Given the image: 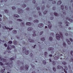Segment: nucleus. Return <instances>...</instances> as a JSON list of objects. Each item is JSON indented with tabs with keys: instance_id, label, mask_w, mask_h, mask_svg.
<instances>
[{
	"instance_id": "obj_1",
	"label": "nucleus",
	"mask_w": 73,
	"mask_h": 73,
	"mask_svg": "<svg viewBox=\"0 0 73 73\" xmlns=\"http://www.w3.org/2000/svg\"><path fill=\"white\" fill-rule=\"evenodd\" d=\"M32 33V34H28V33H26L24 32H23V34H24V35L27 37H29L30 38L28 39V40L30 42H34V40L31 39V38L33 36V37L35 36H36V34H37L38 32H37V31L34 30L33 31Z\"/></svg>"
},
{
	"instance_id": "obj_2",
	"label": "nucleus",
	"mask_w": 73,
	"mask_h": 73,
	"mask_svg": "<svg viewBox=\"0 0 73 73\" xmlns=\"http://www.w3.org/2000/svg\"><path fill=\"white\" fill-rule=\"evenodd\" d=\"M11 62H9L5 63V65L7 66H9L10 68H11L13 67L12 64L13 63V62L11 61Z\"/></svg>"
},
{
	"instance_id": "obj_3",
	"label": "nucleus",
	"mask_w": 73,
	"mask_h": 73,
	"mask_svg": "<svg viewBox=\"0 0 73 73\" xmlns=\"http://www.w3.org/2000/svg\"><path fill=\"white\" fill-rule=\"evenodd\" d=\"M23 52H25V54L26 55H27L29 52V50H26V48L25 47L23 48Z\"/></svg>"
},
{
	"instance_id": "obj_4",
	"label": "nucleus",
	"mask_w": 73,
	"mask_h": 73,
	"mask_svg": "<svg viewBox=\"0 0 73 73\" xmlns=\"http://www.w3.org/2000/svg\"><path fill=\"white\" fill-rule=\"evenodd\" d=\"M25 68V69L26 70H28L29 68V66L27 65H26L25 66V68L24 67V66H23L22 67H21V70H24Z\"/></svg>"
},
{
	"instance_id": "obj_5",
	"label": "nucleus",
	"mask_w": 73,
	"mask_h": 73,
	"mask_svg": "<svg viewBox=\"0 0 73 73\" xmlns=\"http://www.w3.org/2000/svg\"><path fill=\"white\" fill-rule=\"evenodd\" d=\"M2 28L4 30H5L7 29V30L8 29H9V31H11L13 29V28H10L8 27H7L6 26H2Z\"/></svg>"
},
{
	"instance_id": "obj_6",
	"label": "nucleus",
	"mask_w": 73,
	"mask_h": 73,
	"mask_svg": "<svg viewBox=\"0 0 73 73\" xmlns=\"http://www.w3.org/2000/svg\"><path fill=\"white\" fill-rule=\"evenodd\" d=\"M56 38L58 40H60L61 39V36L58 34H56Z\"/></svg>"
},
{
	"instance_id": "obj_7",
	"label": "nucleus",
	"mask_w": 73,
	"mask_h": 73,
	"mask_svg": "<svg viewBox=\"0 0 73 73\" xmlns=\"http://www.w3.org/2000/svg\"><path fill=\"white\" fill-rule=\"evenodd\" d=\"M46 25L48 26V28L49 29H51V28L52 27V25H51L50 22L49 21H48V23H47Z\"/></svg>"
},
{
	"instance_id": "obj_8",
	"label": "nucleus",
	"mask_w": 73,
	"mask_h": 73,
	"mask_svg": "<svg viewBox=\"0 0 73 73\" xmlns=\"http://www.w3.org/2000/svg\"><path fill=\"white\" fill-rule=\"evenodd\" d=\"M44 26V24L42 23H40L38 24V27L41 28L42 27Z\"/></svg>"
},
{
	"instance_id": "obj_9",
	"label": "nucleus",
	"mask_w": 73,
	"mask_h": 73,
	"mask_svg": "<svg viewBox=\"0 0 73 73\" xmlns=\"http://www.w3.org/2000/svg\"><path fill=\"white\" fill-rule=\"evenodd\" d=\"M27 30L28 31L31 32L33 30V29L32 27L28 28L27 29Z\"/></svg>"
},
{
	"instance_id": "obj_10",
	"label": "nucleus",
	"mask_w": 73,
	"mask_h": 73,
	"mask_svg": "<svg viewBox=\"0 0 73 73\" xmlns=\"http://www.w3.org/2000/svg\"><path fill=\"white\" fill-rule=\"evenodd\" d=\"M64 67H65V68L64 69V72L65 73H67V72L66 70H68V68L66 66H65Z\"/></svg>"
},
{
	"instance_id": "obj_11",
	"label": "nucleus",
	"mask_w": 73,
	"mask_h": 73,
	"mask_svg": "<svg viewBox=\"0 0 73 73\" xmlns=\"http://www.w3.org/2000/svg\"><path fill=\"white\" fill-rule=\"evenodd\" d=\"M14 17L15 18H19V15H18L15 14L13 15Z\"/></svg>"
},
{
	"instance_id": "obj_12",
	"label": "nucleus",
	"mask_w": 73,
	"mask_h": 73,
	"mask_svg": "<svg viewBox=\"0 0 73 73\" xmlns=\"http://www.w3.org/2000/svg\"><path fill=\"white\" fill-rule=\"evenodd\" d=\"M66 41H67V43H68V44L70 45L71 44L70 42V41L68 39H66Z\"/></svg>"
},
{
	"instance_id": "obj_13",
	"label": "nucleus",
	"mask_w": 73,
	"mask_h": 73,
	"mask_svg": "<svg viewBox=\"0 0 73 73\" xmlns=\"http://www.w3.org/2000/svg\"><path fill=\"white\" fill-rule=\"evenodd\" d=\"M7 18L5 16H3V21H7Z\"/></svg>"
},
{
	"instance_id": "obj_14",
	"label": "nucleus",
	"mask_w": 73,
	"mask_h": 73,
	"mask_svg": "<svg viewBox=\"0 0 73 73\" xmlns=\"http://www.w3.org/2000/svg\"><path fill=\"white\" fill-rule=\"evenodd\" d=\"M62 68V69H64L62 66H60V65H58L57 66V69H60Z\"/></svg>"
},
{
	"instance_id": "obj_15",
	"label": "nucleus",
	"mask_w": 73,
	"mask_h": 73,
	"mask_svg": "<svg viewBox=\"0 0 73 73\" xmlns=\"http://www.w3.org/2000/svg\"><path fill=\"white\" fill-rule=\"evenodd\" d=\"M27 25L31 26V22H28L26 24Z\"/></svg>"
},
{
	"instance_id": "obj_16",
	"label": "nucleus",
	"mask_w": 73,
	"mask_h": 73,
	"mask_svg": "<svg viewBox=\"0 0 73 73\" xmlns=\"http://www.w3.org/2000/svg\"><path fill=\"white\" fill-rule=\"evenodd\" d=\"M60 56H55L54 58L55 60H57L59 58Z\"/></svg>"
},
{
	"instance_id": "obj_17",
	"label": "nucleus",
	"mask_w": 73,
	"mask_h": 73,
	"mask_svg": "<svg viewBox=\"0 0 73 73\" xmlns=\"http://www.w3.org/2000/svg\"><path fill=\"white\" fill-rule=\"evenodd\" d=\"M12 33L14 34H17V31L16 30H14L12 31Z\"/></svg>"
},
{
	"instance_id": "obj_18",
	"label": "nucleus",
	"mask_w": 73,
	"mask_h": 73,
	"mask_svg": "<svg viewBox=\"0 0 73 73\" xmlns=\"http://www.w3.org/2000/svg\"><path fill=\"white\" fill-rule=\"evenodd\" d=\"M23 12V10H21V9H19V13H21Z\"/></svg>"
},
{
	"instance_id": "obj_19",
	"label": "nucleus",
	"mask_w": 73,
	"mask_h": 73,
	"mask_svg": "<svg viewBox=\"0 0 73 73\" xmlns=\"http://www.w3.org/2000/svg\"><path fill=\"white\" fill-rule=\"evenodd\" d=\"M54 50V48L52 47H50L48 48V50L49 51H52Z\"/></svg>"
},
{
	"instance_id": "obj_20",
	"label": "nucleus",
	"mask_w": 73,
	"mask_h": 73,
	"mask_svg": "<svg viewBox=\"0 0 73 73\" xmlns=\"http://www.w3.org/2000/svg\"><path fill=\"white\" fill-rule=\"evenodd\" d=\"M62 3V1H58L57 2L58 5H60Z\"/></svg>"
},
{
	"instance_id": "obj_21",
	"label": "nucleus",
	"mask_w": 73,
	"mask_h": 73,
	"mask_svg": "<svg viewBox=\"0 0 73 73\" xmlns=\"http://www.w3.org/2000/svg\"><path fill=\"white\" fill-rule=\"evenodd\" d=\"M39 22L38 20H35V21H33V22L35 23H37Z\"/></svg>"
},
{
	"instance_id": "obj_22",
	"label": "nucleus",
	"mask_w": 73,
	"mask_h": 73,
	"mask_svg": "<svg viewBox=\"0 0 73 73\" xmlns=\"http://www.w3.org/2000/svg\"><path fill=\"white\" fill-rule=\"evenodd\" d=\"M54 15L55 16H57V17H59V15H58V14L57 13L55 12L54 13Z\"/></svg>"
},
{
	"instance_id": "obj_23",
	"label": "nucleus",
	"mask_w": 73,
	"mask_h": 73,
	"mask_svg": "<svg viewBox=\"0 0 73 73\" xmlns=\"http://www.w3.org/2000/svg\"><path fill=\"white\" fill-rule=\"evenodd\" d=\"M43 64L46 65V60H43Z\"/></svg>"
},
{
	"instance_id": "obj_24",
	"label": "nucleus",
	"mask_w": 73,
	"mask_h": 73,
	"mask_svg": "<svg viewBox=\"0 0 73 73\" xmlns=\"http://www.w3.org/2000/svg\"><path fill=\"white\" fill-rule=\"evenodd\" d=\"M52 65H53L54 66L56 64V62H55L54 61H52Z\"/></svg>"
},
{
	"instance_id": "obj_25",
	"label": "nucleus",
	"mask_w": 73,
	"mask_h": 73,
	"mask_svg": "<svg viewBox=\"0 0 73 73\" xmlns=\"http://www.w3.org/2000/svg\"><path fill=\"white\" fill-rule=\"evenodd\" d=\"M44 56L45 57H46L48 55V54L46 52H44Z\"/></svg>"
},
{
	"instance_id": "obj_26",
	"label": "nucleus",
	"mask_w": 73,
	"mask_h": 73,
	"mask_svg": "<svg viewBox=\"0 0 73 73\" xmlns=\"http://www.w3.org/2000/svg\"><path fill=\"white\" fill-rule=\"evenodd\" d=\"M25 23H24V22H21V26L23 27V26H25Z\"/></svg>"
},
{
	"instance_id": "obj_27",
	"label": "nucleus",
	"mask_w": 73,
	"mask_h": 73,
	"mask_svg": "<svg viewBox=\"0 0 73 73\" xmlns=\"http://www.w3.org/2000/svg\"><path fill=\"white\" fill-rule=\"evenodd\" d=\"M5 11L6 13H9V11L8 10H5Z\"/></svg>"
},
{
	"instance_id": "obj_28",
	"label": "nucleus",
	"mask_w": 73,
	"mask_h": 73,
	"mask_svg": "<svg viewBox=\"0 0 73 73\" xmlns=\"http://www.w3.org/2000/svg\"><path fill=\"white\" fill-rule=\"evenodd\" d=\"M62 64L63 65H66L67 63L66 62L64 61V62H62Z\"/></svg>"
},
{
	"instance_id": "obj_29",
	"label": "nucleus",
	"mask_w": 73,
	"mask_h": 73,
	"mask_svg": "<svg viewBox=\"0 0 73 73\" xmlns=\"http://www.w3.org/2000/svg\"><path fill=\"white\" fill-rule=\"evenodd\" d=\"M53 40V38L52 37H50L49 38V40L50 41H52V40Z\"/></svg>"
},
{
	"instance_id": "obj_30",
	"label": "nucleus",
	"mask_w": 73,
	"mask_h": 73,
	"mask_svg": "<svg viewBox=\"0 0 73 73\" xmlns=\"http://www.w3.org/2000/svg\"><path fill=\"white\" fill-rule=\"evenodd\" d=\"M60 36H61V38L62 39L64 38V36H63V35L61 33H60Z\"/></svg>"
},
{
	"instance_id": "obj_31",
	"label": "nucleus",
	"mask_w": 73,
	"mask_h": 73,
	"mask_svg": "<svg viewBox=\"0 0 73 73\" xmlns=\"http://www.w3.org/2000/svg\"><path fill=\"white\" fill-rule=\"evenodd\" d=\"M50 35L51 36L54 37V34L53 33H50Z\"/></svg>"
},
{
	"instance_id": "obj_32",
	"label": "nucleus",
	"mask_w": 73,
	"mask_h": 73,
	"mask_svg": "<svg viewBox=\"0 0 73 73\" xmlns=\"http://www.w3.org/2000/svg\"><path fill=\"white\" fill-rule=\"evenodd\" d=\"M3 61L4 62H7V60L6 59L3 58Z\"/></svg>"
},
{
	"instance_id": "obj_33",
	"label": "nucleus",
	"mask_w": 73,
	"mask_h": 73,
	"mask_svg": "<svg viewBox=\"0 0 73 73\" xmlns=\"http://www.w3.org/2000/svg\"><path fill=\"white\" fill-rule=\"evenodd\" d=\"M47 13V11L46 10V11H44V12H43V14L44 15H46Z\"/></svg>"
},
{
	"instance_id": "obj_34",
	"label": "nucleus",
	"mask_w": 73,
	"mask_h": 73,
	"mask_svg": "<svg viewBox=\"0 0 73 73\" xmlns=\"http://www.w3.org/2000/svg\"><path fill=\"white\" fill-rule=\"evenodd\" d=\"M56 3V1H55L54 0H53V1L52 2V4H55Z\"/></svg>"
},
{
	"instance_id": "obj_35",
	"label": "nucleus",
	"mask_w": 73,
	"mask_h": 73,
	"mask_svg": "<svg viewBox=\"0 0 73 73\" xmlns=\"http://www.w3.org/2000/svg\"><path fill=\"white\" fill-rule=\"evenodd\" d=\"M69 21H70V22H73V20L72 19H68Z\"/></svg>"
},
{
	"instance_id": "obj_36",
	"label": "nucleus",
	"mask_w": 73,
	"mask_h": 73,
	"mask_svg": "<svg viewBox=\"0 0 73 73\" xmlns=\"http://www.w3.org/2000/svg\"><path fill=\"white\" fill-rule=\"evenodd\" d=\"M30 56H31V57H33V54H32V53H30Z\"/></svg>"
},
{
	"instance_id": "obj_37",
	"label": "nucleus",
	"mask_w": 73,
	"mask_h": 73,
	"mask_svg": "<svg viewBox=\"0 0 73 73\" xmlns=\"http://www.w3.org/2000/svg\"><path fill=\"white\" fill-rule=\"evenodd\" d=\"M22 6L23 7L25 8L26 7L27 5L25 4H24Z\"/></svg>"
},
{
	"instance_id": "obj_38",
	"label": "nucleus",
	"mask_w": 73,
	"mask_h": 73,
	"mask_svg": "<svg viewBox=\"0 0 73 73\" xmlns=\"http://www.w3.org/2000/svg\"><path fill=\"white\" fill-rule=\"evenodd\" d=\"M41 40L42 41L45 40V38L44 37L42 38L41 39Z\"/></svg>"
},
{
	"instance_id": "obj_39",
	"label": "nucleus",
	"mask_w": 73,
	"mask_h": 73,
	"mask_svg": "<svg viewBox=\"0 0 73 73\" xmlns=\"http://www.w3.org/2000/svg\"><path fill=\"white\" fill-rule=\"evenodd\" d=\"M13 43L14 44H17V42L16 41H13Z\"/></svg>"
},
{
	"instance_id": "obj_40",
	"label": "nucleus",
	"mask_w": 73,
	"mask_h": 73,
	"mask_svg": "<svg viewBox=\"0 0 73 73\" xmlns=\"http://www.w3.org/2000/svg\"><path fill=\"white\" fill-rule=\"evenodd\" d=\"M9 44H11L12 43V42L11 40H10L9 42Z\"/></svg>"
},
{
	"instance_id": "obj_41",
	"label": "nucleus",
	"mask_w": 73,
	"mask_h": 73,
	"mask_svg": "<svg viewBox=\"0 0 73 73\" xmlns=\"http://www.w3.org/2000/svg\"><path fill=\"white\" fill-rule=\"evenodd\" d=\"M61 7L62 9L63 10L64 9V6L63 5H62L61 6Z\"/></svg>"
},
{
	"instance_id": "obj_42",
	"label": "nucleus",
	"mask_w": 73,
	"mask_h": 73,
	"mask_svg": "<svg viewBox=\"0 0 73 73\" xmlns=\"http://www.w3.org/2000/svg\"><path fill=\"white\" fill-rule=\"evenodd\" d=\"M65 50H61V52L63 54H64V53H65Z\"/></svg>"
},
{
	"instance_id": "obj_43",
	"label": "nucleus",
	"mask_w": 73,
	"mask_h": 73,
	"mask_svg": "<svg viewBox=\"0 0 73 73\" xmlns=\"http://www.w3.org/2000/svg\"><path fill=\"white\" fill-rule=\"evenodd\" d=\"M9 24H12V23H13V21H11L10 20L9 21Z\"/></svg>"
},
{
	"instance_id": "obj_44",
	"label": "nucleus",
	"mask_w": 73,
	"mask_h": 73,
	"mask_svg": "<svg viewBox=\"0 0 73 73\" xmlns=\"http://www.w3.org/2000/svg\"><path fill=\"white\" fill-rule=\"evenodd\" d=\"M31 66L32 67V68H34L35 66H33V64H31Z\"/></svg>"
},
{
	"instance_id": "obj_45",
	"label": "nucleus",
	"mask_w": 73,
	"mask_h": 73,
	"mask_svg": "<svg viewBox=\"0 0 73 73\" xmlns=\"http://www.w3.org/2000/svg\"><path fill=\"white\" fill-rule=\"evenodd\" d=\"M63 46H64L65 47L66 46V44L65 42L63 43Z\"/></svg>"
},
{
	"instance_id": "obj_46",
	"label": "nucleus",
	"mask_w": 73,
	"mask_h": 73,
	"mask_svg": "<svg viewBox=\"0 0 73 73\" xmlns=\"http://www.w3.org/2000/svg\"><path fill=\"white\" fill-rule=\"evenodd\" d=\"M36 9H37V11H39L40 10V8L39 7H36Z\"/></svg>"
},
{
	"instance_id": "obj_47",
	"label": "nucleus",
	"mask_w": 73,
	"mask_h": 73,
	"mask_svg": "<svg viewBox=\"0 0 73 73\" xmlns=\"http://www.w3.org/2000/svg\"><path fill=\"white\" fill-rule=\"evenodd\" d=\"M63 15H61L60 17H64V15H66V13H63Z\"/></svg>"
},
{
	"instance_id": "obj_48",
	"label": "nucleus",
	"mask_w": 73,
	"mask_h": 73,
	"mask_svg": "<svg viewBox=\"0 0 73 73\" xmlns=\"http://www.w3.org/2000/svg\"><path fill=\"white\" fill-rule=\"evenodd\" d=\"M36 1L35 0H33V4H35L36 3Z\"/></svg>"
},
{
	"instance_id": "obj_49",
	"label": "nucleus",
	"mask_w": 73,
	"mask_h": 73,
	"mask_svg": "<svg viewBox=\"0 0 73 73\" xmlns=\"http://www.w3.org/2000/svg\"><path fill=\"white\" fill-rule=\"evenodd\" d=\"M53 70L54 71V72L56 71V68H55L54 67L53 68Z\"/></svg>"
},
{
	"instance_id": "obj_50",
	"label": "nucleus",
	"mask_w": 73,
	"mask_h": 73,
	"mask_svg": "<svg viewBox=\"0 0 73 73\" xmlns=\"http://www.w3.org/2000/svg\"><path fill=\"white\" fill-rule=\"evenodd\" d=\"M1 73H3L4 72V71L3 69H1Z\"/></svg>"
},
{
	"instance_id": "obj_51",
	"label": "nucleus",
	"mask_w": 73,
	"mask_h": 73,
	"mask_svg": "<svg viewBox=\"0 0 73 73\" xmlns=\"http://www.w3.org/2000/svg\"><path fill=\"white\" fill-rule=\"evenodd\" d=\"M71 61H70V62L73 61V58H71Z\"/></svg>"
},
{
	"instance_id": "obj_52",
	"label": "nucleus",
	"mask_w": 73,
	"mask_h": 73,
	"mask_svg": "<svg viewBox=\"0 0 73 73\" xmlns=\"http://www.w3.org/2000/svg\"><path fill=\"white\" fill-rule=\"evenodd\" d=\"M26 11H29L30 10V9H29V8H27L26 9Z\"/></svg>"
},
{
	"instance_id": "obj_53",
	"label": "nucleus",
	"mask_w": 73,
	"mask_h": 73,
	"mask_svg": "<svg viewBox=\"0 0 73 73\" xmlns=\"http://www.w3.org/2000/svg\"><path fill=\"white\" fill-rule=\"evenodd\" d=\"M0 64H1V66H2L3 65V63H2L1 62H0Z\"/></svg>"
},
{
	"instance_id": "obj_54",
	"label": "nucleus",
	"mask_w": 73,
	"mask_h": 73,
	"mask_svg": "<svg viewBox=\"0 0 73 73\" xmlns=\"http://www.w3.org/2000/svg\"><path fill=\"white\" fill-rule=\"evenodd\" d=\"M64 23L65 24H68V21H64Z\"/></svg>"
},
{
	"instance_id": "obj_55",
	"label": "nucleus",
	"mask_w": 73,
	"mask_h": 73,
	"mask_svg": "<svg viewBox=\"0 0 73 73\" xmlns=\"http://www.w3.org/2000/svg\"><path fill=\"white\" fill-rule=\"evenodd\" d=\"M51 20H52L54 19V17H51L50 18Z\"/></svg>"
},
{
	"instance_id": "obj_56",
	"label": "nucleus",
	"mask_w": 73,
	"mask_h": 73,
	"mask_svg": "<svg viewBox=\"0 0 73 73\" xmlns=\"http://www.w3.org/2000/svg\"><path fill=\"white\" fill-rule=\"evenodd\" d=\"M64 7H65L64 8H65V9H66V10L68 9V7L67 6H65Z\"/></svg>"
},
{
	"instance_id": "obj_57",
	"label": "nucleus",
	"mask_w": 73,
	"mask_h": 73,
	"mask_svg": "<svg viewBox=\"0 0 73 73\" xmlns=\"http://www.w3.org/2000/svg\"><path fill=\"white\" fill-rule=\"evenodd\" d=\"M12 8V9H16V7H13Z\"/></svg>"
},
{
	"instance_id": "obj_58",
	"label": "nucleus",
	"mask_w": 73,
	"mask_h": 73,
	"mask_svg": "<svg viewBox=\"0 0 73 73\" xmlns=\"http://www.w3.org/2000/svg\"><path fill=\"white\" fill-rule=\"evenodd\" d=\"M69 30H70L71 29H73V27H72V28H71V27H69Z\"/></svg>"
},
{
	"instance_id": "obj_59",
	"label": "nucleus",
	"mask_w": 73,
	"mask_h": 73,
	"mask_svg": "<svg viewBox=\"0 0 73 73\" xmlns=\"http://www.w3.org/2000/svg\"><path fill=\"white\" fill-rule=\"evenodd\" d=\"M43 33V31L41 32H40V35H42V34Z\"/></svg>"
},
{
	"instance_id": "obj_60",
	"label": "nucleus",
	"mask_w": 73,
	"mask_h": 73,
	"mask_svg": "<svg viewBox=\"0 0 73 73\" xmlns=\"http://www.w3.org/2000/svg\"><path fill=\"white\" fill-rule=\"evenodd\" d=\"M52 9L54 11H55L56 10V7H53V8H52Z\"/></svg>"
},
{
	"instance_id": "obj_61",
	"label": "nucleus",
	"mask_w": 73,
	"mask_h": 73,
	"mask_svg": "<svg viewBox=\"0 0 73 73\" xmlns=\"http://www.w3.org/2000/svg\"><path fill=\"white\" fill-rule=\"evenodd\" d=\"M73 53V52H72V51H71V54L72 56H73V55H72V54Z\"/></svg>"
},
{
	"instance_id": "obj_62",
	"label": "nucleus",
	"mask_w": 73,
	"mask_h": 73,
	"mask_svg": "<svg viewBox=\"0 0 73 73\" xmlns=\"http://www.w3.org/2000/svg\"><path fill=\"white\" fill-rule=\"evenodd\" d=\"M38 13H39V15H40V16H41V12H38Z\"/></svg>"
},
{
	"instance_id": "obj_63",
	"label": "nucleus",
	"mask_w": 73,
	"mask_h": 73,
	"mask_svg": "<svg viewBox=\"0 0 73 73\" xmlns=\"http://www.w3.org/2000/svg\"><path fill=\"white\" fill-rule=\"evenodd\" d=\"M4 45L5 47H7V44L6 43L4 44Z\"/></svg>"
},
{
	"instance_id": "obj_64",
	"label": "nucleus",
	"mask_w": 73,
	"mask_h": 73,
	"mask_svg": "<svg viewBox=\"0 0 73 73\" xmlns=\"http://www.w3.org/2000/svg\"><path fill=\"white\" fill-rule=\"evenodd\" d=\"M65 35L66 36H68V33H66L65 34Z\"/></svg>"
}]
</instances>
